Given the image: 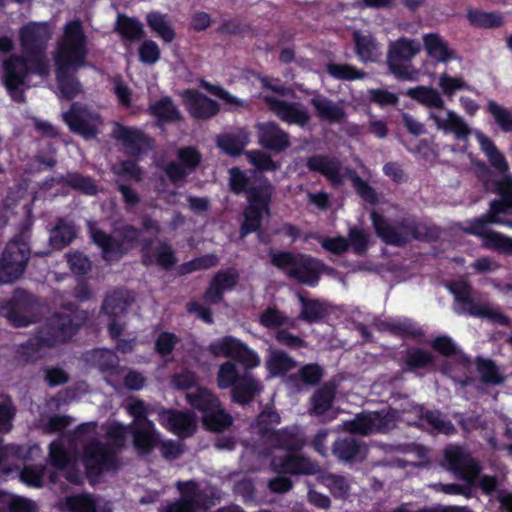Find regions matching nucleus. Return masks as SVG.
<instances>
[{
  "label": "nucleus",
  "mask_w": 512,
  "mask_h": 512,
  "mask_svg": "<svg viewBox=\"0 0 512 512\" xmlns=\"http://www.w3.org/2000/svg\"><path fill=\"white\" fill-rule=\"evenodd\" d=\"M51 35L52 32L47 23L32 22L21 29V45L27 58L12 57L3 64V80L14 100L23 99L26 76L36 74L46 78L49 75L50 66L43 51Z\"/></svg>",
  "instance_id": "1"
},
{
  "label": "nucleus",
  "mask_w": 512,
  "mask_h": 512,
  "mask_svg": "<svg viewBox=\"0 0 512 512\" xmlns=\"http://www.w3.org/2000/svg\"><path fill=\"white\" fill-rule=\"evenodd\" d=\"M96 427V423H85L80 425L76 431L77 437L85 442L81 461L89 477H96L117 468L116 453L124 444L128 429L121 423L109 421L104 427L105 437L103 440L88 438L90 434L95 433Z\"/></svg>",
  "instance_id": "2"
},
{
  "label": "nucleus",
  "mask_w": 512,
  "mask_h": 512,
  "mask_svg": "<svg viewBox=\"0 0 512 512\" xmlns=\"http://www.w3.org/2000/svg\"><path fill=\"white\" fill-rule=\"evenodd\" d=\"M267 421L278 423L279 416L271 411L262 412L254 429L258 431L261 438L269 440L277 449L271 462L273 470L290 474H317L320 471L319 466L295 452L303 445L298 429L271 431L263 425Z\"/></svg>",
  "instance_id": "3"
},
{
  "label": "nucleus",
  "mask_w": 512,
  "mask_h": 512,
  "mask_svg": "<svg viewBox=\"0 0 512 512\" xmlns=\"http://www.w3.org/2000/svg\"><path fill=\"white\" fill-rule=\"evenodd\" d=\"M503 173V179L496 183V191L501 199L493 201L486 215L467 222L462 230L480 237L482 246L487 249L512 254V238L491 230L487 226L489 223H494L512 228V220L504 217L512 212V175Z\"/></svg>",
  "instance_id": "4"
},
{
  "label": "nucleus",
  "mask_w": 512,
  "mask_h": 512,
  "mask_svg": "<svg viewBox=\"0 0 512 512\" xmlns=\"http://www.w3.org/2000/svg\"><path fill=\"white\" fill-rule=\"evenodd\" d=\"M86 53V39L81 23L77 20L69 22L55 56L61 97L72 98L80 91V84L74 79L72 72L84 65Z\"/></svg>",
  "instance_id": "5"
},
{
  "label": "nucleus",
  "mask_w": 512,
  "mask_h": 512,
  "mask_svg": "<svg viewBox=\"0 0 512 512\" xmlns=\"http://www.w3.org/2000/svg\"><path fill=\"white\" fill-rule=\"evenodd\" d=\"M445 463L457 477L464 480V483L437 485L439 490L443 493L450 495H463L466 498H469L476 486H479L486 494H490L497 489V479L493 476H479L480 467L471 455L462 447H447L445 450Z\"/></svg>",
  "instance_id": "6"
},
{
  "label": "nucleus",
  "mask_w": 512,
  "mask_h": 512,
  "mask_svg": "<svg viewBox=\"0 0 512 512\" xmlns=\"http://www.w3.org/2000/svg\"><path fill=\"white\" fill-rule=\"evenodd\" d=\"M428 120L437 130L444 134H453L459 140H464L473 133L464 118L445 105L438 110H431L428 113ZM474 135L490 164L499 172H507L508 164L494 142L481 131H474Z\"/></svg>",
  "instance_id": "7"
},
{
  "label": "nucleus",
  "mask_w": 512,
  "mask_h": 512,
  "mask_svg": "<svg viewBox=\"0 0 512 512\" xmlns=\"http://www.w3.org/2000/svg\"><path fill=\"white\" fill-rule=\"evenodd\" d=\"M231 189L237 193L249 189V205L244 213L241 228L242 235L256 231L269 216L271 186L267 181L259 180L258 185L250 186L249 180L238 168L229 171Z\"/></svg>",
  "instance_id": "8"
},
{
  "label": "nucleus",
  "mask_w": 512,
  "mask_h": 512,
  "mask_svg": "<svg viewBox=\"0 0 512 512\" xmlns=\"http://www.w3.org/2000/svg\"><path fill=\"white\" fill-rule=\"evenodd\" d=\"M85 320L84 311L72 308L52 317L40 335L30 341L29 345L35 351L33 354H28L29 358L42 357L44 354L40 350L44 346L51 347L69 339Z\"/></svg>",
  "instance_id": "9"
},
{
  "label": "nucleus",
  "mask_w": 512,
  "mask_h": 512,
  "mask_svg": "<svg viewBox=\"0 0 512 512\" xmlns=\"http://www.w3.org/2000/svg\"><path fill=\"white\" fill-rule=\"evenodd\" d=\"M307 166L310 170L321 173L332 185H342L350 179L357 193L367 202H376L374 190L352 170L341 165L336 158L326 156H313L308 159Z\"/></svg>",
  "instance_id": "10"
},
{
  "label": "nucleus",
  "mask_w": 512,
  "mask_h": 512,
  "mask_svg": "<svg viewBox=\"0 0 512 512\" xmlns=\"http://www.w3.org/2000/svg\"><path fill=\"white\" fill-rule=\"evenodd\" d=\"M217 386L220 389L232 387L234 401L245 405L262 389L261 383L249 373L240 376L234 362L225 361L217 371Z\"/></svg>",
  "instance_id": "11"
},
{
  "label": "nucleus",
  "mask_w": 512,
  "mask_h": 512,
  "mask_svg": "<svg viewBox=\"0 0 512 512\" xmlns=\"http://www.w3.org/2000/svg\"><path fill=\"white\" fill-rule=\"evenodd\" d=\"M271 261L290 277L311 286L317 283L323 269V265L314 258L305 255L293 256L287 252L272 254Z\"/></svg>",
  "instance_id": "12"
},
{
  "label": "nucleus",
  "mask_w": 512,
  "mask_h": 512,
  "mask_svg": "<svg viewBox=\"0 0 512 512\" xmlns=\"http://www.w3.org/2000/svg\"><path fill=\"white\" fill-rule=\"evenodd\" d=\"M127 412L134 418L131 428L133 443L141 454H148L159 440L155 425L147 419L148 409L143 401L132 399L127 404Z\"/></svg>",
  "instance_id": "13"
},
{
  "label": "nucleus",
  "mask_w": 512,
  "mask_h": 512,
  "mask_svg": "<svg viewBox=\"0 0 512 512\" xmlns=\"http://www.w3.org/2000/svg\"><path fill=\"white\" fill-rule=\"evenodd\" d=\"M188 402L202 413L203 424L220 431L231 424V417L221 408L219 400L206 388H197L187 394Z\"/></svg>",
  "instance_id": "14"
},
{
  "label": "nucleus",
  "mask_w": 512,
  "mask_h": 512,
  "mask_svg": "<svg viewBox=\"0 0 512 512\" xmlns=\"http://www.w3.org/2000/svg\"><path fill=\"white\" fill-rule=\"evenodd\" d=\"M89 231L92 241L101 248L103 258L108 262L117 260L124 255L138 237L137 231L130 226L124 227L121 231H115L113 237L106 235L91 223Z\"/></svg>",
  "instance_id": "15"
},
{
  "label": "nucleus",
  "mask_w": 512,
  "mask_h": 512,
  "mask_svg": "<svg viewBox=\"0 0 512 512\" xmlns=\"http://www.w3.org/2000/svg\"><path fill=\"white\" fill-rule=\"evenodd\" d=\"M450 291L455 297L454 310L457 313H468L472 316L486 318L494 323L505 324L507 318L488 303L475 301L470 295V286L465 280L453 282Z\"/></svg>",
  "instance_id": "16"
},
{
  "label": "nucleus",
  "mask_w": 512,
  "mask_h": 512,
  "mask_svg": "<svg viewBox=\"0 0 512 512\" xmlns=\"http://www.w3.org/2000/svg\"><path fill=\"white\" fill-rule=\"evenodd\" d=\"M208 349L215 357L237 360L244 366L245 370L254 369L258 367L261 362L256 351L233 336H224L212 341Z\"/></svg>",
  "instance_id": "17"
},
{
  "label": "nucleus",
  "mask_w": 512,
  "mask_h": 512,
  "mask_svg": "<svg viewBox=\"0 0 512 512\" xmlns=\"http://www.w3.org/2000/svg\"><path fill=\"white\" fill-rule=\"evenodd\" d=\"M396 413L397 410L391 408L361 413L353 421L344 423V428L351 433L362 435L387 432L396 425Z\"/></svg>",
  "instance_id": "18"
},
{
  "label": "nucleus",
  "mask_w": 512,
  "mask_h": 512,
  "mask_svg": "<svg viewBox=\"0 0 512 512\" xmlns=\"http://www.w3.org/2000/svg\"><path fill=\"white\" fill-rule=\"evenodd\" d=\"M420 48V42L412 39L401 38L392 42L388 53V64L392 73L398 78L414 80L416 72L407 62L419 53Z\"/></svg>",
  "instance_id": "19"
},
{
  "label": "nucleus",
  "mask_w": 512,
  "mask_h": 512,
  "mask_svg": "<svg viewBox=\"0 0 512 512\" xmlns=\"http://www.w3.org/2000/svg\"><path fill=\"white\" fill-rule=\"evenodd\" d=\"M29 257V247L24 241H11L7 244L0 261V282L10 283L23 273Z\"/></svg>",
  "instance_id": "20"
},
{
  "label": "nucleus",
  "mask_w": 512,
  "mask_h": 512,
  "mask_svg": "<svg viewBox=\"0 0 512 512\" xmlns=\"http://www.w3.org/2000/svg\"><path fill=\"white\" fill-rule=\"evenodd\" d=\"M63 118L72 131L84 137L95 136L102 124L98 113L90 111L78 103L73 104L71 110L65 113Z\"/></svg>",
  "instance_id": "21"
},
{
  "label": "nucleus",
  "mask_w": 512,
  "mask_h": 512,
  "mask_svg": "<svg viewBox=\"0 0 512 512\" xmlns=\"http://www.w3.org/2000/svg\"><path fill=\"white\" fill-rule=\"evenodd\" d=\"M401 419L409 425L430 426L439 433L450 434L454 431L453 425L439 412L430 411L424 415L422 407L414 404H409V408L402 410Z\"/></svg>",
  "instance_id": "22"
},
{
  "label": "nucleus",
  "mask_w": 512,
  "mask_h": 512,
  "mask_svg": "<svg viewBox=\"0 0 512 512\" xmlns=\"http://www.w3.org/2000/svg\"><path fill=\"white\" fill-rule=\"evenodd\" d=\"M66 437L62 436L52 442L49 447V458L52 465L64 473L66 479L71 483H79L80 471L76 468L77 459L64 447Z\"/></svg>",
  "instance_id": "23"
},
{
  "label": "nucleus",
  "mask_w": 512,
  "mask_h": 512,
  "mask_svg": "<svg viewBox=\"0 0 512 512\" xmlns=\"http://www.w3.org/2000/svg\"><path fill=\"white\" fill-rule=\"evenodd\" d=\"M371 218L378 236L388 244L400 245L410 238L419 237L414 230L413 224L410 222H403L392 227L374 211L371 213Z\"/></svg>",
  "instance_id": "24"
},
{
  "label": "nucleus",
  "mask_w": 512,
  "mask_h": 512,
  "mask_svg": "<svg viewBox=\"0 0 512 512\" xmlns=\"http://www.w3.org/2000/svg\"><path fill=\"white\" fill-rule=\"evenodd\" d=\"M178 488L181 494L180 499L168 504L162 512H196L201 505L206 508L209 506L203 501L202 494L194 482L179 483Z\"/></svg>",
  "instance_id": "25"
},
{
  "label": "nucleus",
  "mask_w": 512,
  "mask_h": 512,
  "mask_svg": "<svg viewBox=\"0 0 512 512\" xmlns=\"http://www.w3.org/2000/svg\"><path fill=\"white\" fill-rule=\"evenodd\" d=\"M159 422L172 433L186 437L196 429L197 422L190 412L164 410L159 415Z\"/></svg>",
  "instance_id": "26"
},
{
  "label": "nucleus",
  "mask_w": 512,
  "mask_h": 512,
  "mask_svg": "<svg viewBox=\"0 0 512 512\" xmlns=\"http://www.w3.org/2000/svg\"><path fill=\"white\" fill-rule=\"evenodd\" d=\"M270 109L283 121L290 124L304 125L309 120L307 111L298 104L282 101L278 96H265Z\"/></svg>",
  "instance_id": "27"
},
{
  "label": "nucleus",
  "mask_w": 512,
  "mask_h": 512,
  "mask_svg": "<svg viewBox=\"0 0 512 512\" xmlns=\"http://www.w3.org/2000/svg\"><path fill=\"white\" fill-rule=\"evenodd\" d=\"M112 135L132 155L139 154L149 147V142L144 134L132 127L114 123Z\"/></svg>",
  "instance_id": "28"
},
{
  "label": "nucleus",
  "mask_w": 512,
  "mask_h": 512,
  "mask_svg": "<svg viewBox=\"0 0 512 512\" xmlns=\"http://www.w3.org/2000/svg\"><path fill=\"white\" fill-rule=\"evenodd\" d=\"M183 103L189 113L195 118L206 119L214 116L218 110V104L194 90H185L181 94Z\"/></svg>",
  "instance_id": "29"
},
{
  "label": "nucleus",
  "mask_w": 512,
  "mask_h": 512,
  "mask_svg": "<svg viewBox=\"0 0 512 512\" xmlns=\"http://www.w3.org/2000/svg\"><path fill=\"white\" fill-rule=\"evenodd\" d=\"M178 156L180 163H171L166 168V174L175 184L190 174L200 161L199 153L191 147L181 149Z\"/></svg>",
  "instance_id": "30"
},
{
  "label": "nucleus",
  "mask_w": 512,
  "mask_h": 512,
  "mask_svg": "<svg viewBox=\"0 0 512 512\" xmlns=\"http://www.w3.org/2000/svg\"><path fill=\"white\" fill-rule=\"evenodd\" d=\"M423 44L428 57L436 63H447L457 58L456 52L438 34L424 35Z\"/></svg>",
  "instance_id": "31"
},
{
  "label": "nucleus",
  "mask_w": 512,
  "mask_h": 512,
  "mask_svg": "<svg viewBox=\"0 0 512 512\" xmlns=\"http://www.w3.org/2000/svg\"><path fill=\"white\" fill-rule=\"evenodd\" d=\"M237 280L238 273L234 269L217 273L205 294L206 301L212 304L219 303L222 300L223 292L234 287Z\"/></svg>",
  "instance_id": "32"
},
{
  "label": "nucleus",
  "mask_w": 512,
  "mask_h": 512,
  "mask_svg": "<svg viewBox=\"0 0 512 512\" xmlns=\"http://www.w3.org/2000/svg\"><path fill=\"white\" fill-rule=\"evenodd\" d=\"M259 142L264 147L275 151H281L288 147V135L275 123H262L257 125Z\"/></svg>",
  "instance_id": "33"
},
{
  "label": "nucleus",
  "mask_w": 512,
  "mask_h": 512,
  "mask_svg": "<svg viewBox=\"0 0 512 512\" xmlns=\"http://www.w3.org/2000/svg\"><path fill=\"white\" fill-rule=\"evenodd\" d=\"M103 312L111 316L109 322V333L111 337L116 338L122 333V325L117 323L116 317L122 314L126 309V302L118 292L108 296L103 303Z\"/></svg>",
  "instance_id": "34"
},
{
  "label": "nucleus",
  "mask_w": 512,
  "mask_h": 512,
  "mask_svg": "<svg viewBox=\"0 0 512 512\" xmlns=\"http://www.w3.org/2000/svg\"><path fill=\"white\" fill-rule=\"evenodd\" d=\"M405 95L427 108H433V110H438L445 105V100L441 92L430 86L420 85L409 88L405 91Z\"/></svg>",
  "instance_id": "35"
},
{
  "label": "nucleus",
  "mask_w": 512,
  "mask_h": 512,
  "mask_svg": "<svg viewBox=\"0 0 512 512\" xmlns=\"http://www.w3.org/2000/svg\"><path fill=\"white\" fill-rule=\"evenodd\" d=\"M143 258L145 264H159L163 267H170L175 263L171 248L160 242L145 244L143 247Z\"/></svg>",
  "instance_id": "36"
},
{
  "label": "nucleus",
  "mask_w": 512,
  "mask_h": 512,
  "mask_svg": "<svg viewBox=\"0 0 512 512\" xmlns=\"http://www.w3.org/2000/svg\"><path fill=\"white\" fill-rule=\"evenodd\" d=\"M333 453L343 461H361L366 457L367 449L353 437H349L337 441L333 446Z\"/></svg>",
  "instance_id": "37"
},
{
  "label": "nucleus",
  "mask_w": 512,
  "mask_h": 512,
  "mask_svg": "<svg viewBox=\"0 0 512 512\" xmlns=\"http://www.w3.org/2000/svg\"><path fill=\"white\" fill-rule=\"evenodd\" d=\"M311 104L315 108L317 116L329 123L340 122L345 116L344 110L340 105L323 96L314 97L311 100Z\"/></svg>",
  "instance_id": "38"
},
{
  "label": "nucleus",
  "mask_w": 512,
  "mask_h": 512,
  "mask_svg": "<svg viewBox=\"0 0 512 512\" xmlns=\"http://www.w3.org/2000/svg\"><path fill=\"white\" fill-rule=\"evenodd\" d=\"M102 500L89 494H76L65 498L62 509L70 512H97Z\"/></svg>",
  "instance_id": "39"
},
{
  "label": "nucleus",
  "mask_w": 512,
  "mask_h": 512,
  "mask_svg": "<svg viewBox=\"0 0 512 512\" xmlns=\"http://www.w3.org/2000/svg\"><path fill=\"white\" fill-rule=\"evenodd\" d=\"M0 512H38L37 504L25 497L0 494Z\"/></svg>",
  "instance_id": "40"
},
{
  "label": "nucleus",
  "mask_w": 512,
  "mask_h": 512,
  "mask_svg": "<svg viewBox=\"0 0 512 512\" xmlns=\"http://www.w3.org/2000/svg\"><path fill=\"white\" fill-rule=\"evenodd\" d=\"M486 112L492 117L494 123L504 133H512V110L496 102L489 100L486 104Z\"/></svg>",
  "instance_id": "41"
},
{
  "label": "nucleus",
  "mask_w": 512,
  "mask_h": 512,
  "mask_svg": "<svg viewBox=\"0 0 512 512\" xmlns=\"http://www.w3.org/2000/svg\"><path fill=\"white\" fill-rule=\"evenodd\" d=\"M249 133L239 130L235 134H225L217 139L218 147L227 154L238 155L249 142Z\"/></svg>",
  "instance_id": "42"
},
{
  "label": "nucleus",
  "mask_w": 512,
  "mask_h": 512,
  "mask_svg": "<svg viewBox=\"0 0 512 512\" xmlns=\"http://www.w3.org/2000/svg\"><path fill=\"white\" fill-rule=\"evenodd\" d=\"M266 367L269 371L268 377H274L292 369L294 362L283 351L270 348L266 359Z\"/></svg>",
  "instance_id": "43"
},
{
  "label": "nucleus",
  "mask_w": 512,
  "mask_h": 512,
  "mask_svg": "<svg viewBox=\"0 0 512 512\" xmlns=\"http://www.w3.org/2000/svg\"><path fill=\"white\" fill-rule=\"evenodd\" d=\"M87 361L97 366L102 372L118 371V357L112 351L106 349L93 350L87 354Z\"/></svg>",
  "instance_id": "44"
},
{
  "label": "nucleus",
  "mask_w": 512,
  "mask_h": 512,
  "mask_svg": "<svg viewBox=\"0 0 512 512\" xmlns=\"http://www.w3.org/2000/svg\"><path fill=\"white\" fill-rule=\"evenodd\" d=\"M354 39L356 42L357 54L362 61H374L380 56V48L370 35L355 32Z\"/></svg>",
  "instance_id": "45"
},
{
  "label": "nucleus",
  "mask_w": 512,
  "mask_h": 512,
  "mask_svg": "<svg viewBox=\"0 0 512 512\" xmlns=\"http://www.w3.org/2000/svg\"><path fill=\"white\" fill-rule=\"evenodd\" d=\"M437 79V85L441 94L447 97H452L458 91L470 89V86L464 81L463 77L451 75L447 71L441 72Z\"/></svg>",
  "instance_id": "46"
},
{
  "label": "nucleus",
  "mask_w": 512,
  "mask_h": 512,
  "mask_svg": "<svg viewBox=\"0 0 512 512\" xmlns=\"http://www.w3.org/2000/svg\"><path fill=\"white\" fill-rule=\"evenodd\" d=\"M149 27L165 42H171L175 33L167 16L159 12H151L147 15Z\"/></svg>",
  "instance_id": "47"
},
{
  "label": "nucleus",
  "mask_w": 512,
  "mask_h": 512,
  "mask_svg": "<svg viewBox=\"0 0 512 512\" xmlns=\"http://www.w3.org/2000/svg\"><path fill=\"white\" fill-rule=\"evenodd\" d=\"M335 394L334 384H326L317 390L311 398V412L323 415L331 406Z\"/></svg>",
  "instance_id": "48"
},
{
  "label": "nucleus",
  "mask_w": 512,
  "mask_h": 512,
  "mask_svg": "<svg viewBox=\"0 0 512 512\" xmlns=\"http://www.w3.org/2000/svg\"><path fill=\"white\" fill-rule=\"evenodd\" d=\"M467 17L472 25L482 28H495L504 23L502 14L498 12H486L474 9L468 11Z\"/></svg>",
  "instance_id": "49"
},
{
  "label": "nucleus",
  "mask_w": 512,
  "mask_h": 512,
  "mask_svg": "<svg viewBox=\"0 0 512 512\" xmlns=\"http://www.w3.org/2000/svg\"><path fill=\"white\" fill-rule=\"evenodd\" d=\"M75 237L76 230L74 226L61 220L50 233V244L56 249H62L70 244Z\"/></svg>",
  "instance_id": "50"
},
{
  "label": "nucleus",
  "mask_w": 512,
  "mask_h": 512,
  "mask_svg": "<svg viewBox=\"0 0 512 512\" xmlns=\"http://www.w3.org/2000/svg\"><path fill=\"white\" fill-rule=\"evenodd\" d=\"M259 322L268 329H276L281 326L294 327L295 321L286 316L275 307H268L259 316Z\"/></svg>",
  "instance_id": "51"
},
{
  "label": "nucleus",
  "mask_w": 512,
  "mask_h": 512,
  "mask_svg": "<svg viewBox=\"0 0 512 512\" xmlns=\"http://www.w3.org/2000/svg\"><path fill=\"white\" fill-rule=\"evenodd\" d=\"M20 479L23 483L31 487H41L48 480L54 482V475L47 476L46 469L44 467H35L26 465L20 473Z\"/></svg>",
  "instance_id": "52"
},
{
  "label": "nucleus",
  "mask_w": 512,
  "mask_h": 512,
  "mask_svg": "<svg viewBox=\"0 0 512 512\" xmlns=\"http://www.w3.org/2000/svg\"><path fill=\"white\" fill-rule=\"evenodd\" d=\"M41 455V449L38 445L22 447L15 444L3 446L0 444V462L9 457H18L25 460L35 459Z\"/></svg>",
  "instance_id": "53"
},
{
  "label": "nucleus",
  "mask_w": 512,
  "mask_h": 512,
  "mask_svg": "<svg viewBox=\"0 0 512 512\" xmlns=\"http://www.w3.org/2000/svg\"><path fill=\"white\" fill-rule=\"evenodd\" d=\"M117 31L123 38L129 40L138 39L144 33L143 26L139 21L123 15L118 16Z\"/></svg>",
  "instance_id": "54"
},
{
  "label": "nucleus",
  "mask_w": 512,
  "mask_h": 512,
  "mask_svg": "<svg viewBox=\"0 0 512 512\" xmlns=\"http://www.w3.org/2000/svg\"><path fill=\"white\" fill-rule=\"evenodd\" d=\"M5 316L16 327H24L34 321L30 307L23 303L13 304L6 311Z\"/></svg>",
  "instance_id": "55"
},
{
  "label": "nucleus",
  "mask_w": 512,
  "mask_h": 512,
  "mask_svg": "<svg viewBox=\"0 0 512 512\" xmlns=\"http://www.w3.org/2000/svg\"><path fill=\"white\" fill-rule=\"evenodd\" d=\"M150 113L161 121L177 120L179 111L173 105L169 98H163L150 106Z\"/></svg>",
  "instance_id": "56"
},
{
  "label": "nucleus",
  "mask_w": 512,
  "mask_h": 512,
  "mask_svg": "<svg viewBox=\"0 0 512 512\" xmlns=\"http://www.w3.org/2000/svg\"><path fill=\"white\" fill-rule=\"evenodd\" d=\"M319 479L337 497L345 496L349 490V484L342 476L323 474Z\"/></svg>",
  "instance_id": "57"
},
{
  "label": "nucleus",
  "mask_w": 512,
  "mask_h": 512,
  "mask_svg": "<svg viewBox=\"0 0 512 512\" xmlns=\"http://www.w3.org/2000/svg\"><path fill=\"white\" fill-rule=\"evenodd\" d=\"M327 72L339 80H356L361 79L364 74L355 67L348 64H329Z\"/></svg>",
  "instance_id": "58"
},
{
  "label": "nucleus",
  "mask_w": 512,
  "mask_h": 512,
  "mask_svg": "<svg viewBox=\"0 0 512 512\" xmlns=\"http://www.w3.org/2000/svg\"><path fill=\"white\" fill-rule=\"evenodd\" d=\"M202 86L209 93L220 98L229 109H237L246 106V103L243 100L231 95L219 86H214L207 82H202Z\"/></svg>",
  "instance_id": "59"
},
{
  "label": "nucleus",
  "mask_w": 512,
  "mask_h": 512,
  "mask_svg": "<svg viewBox=\"0 0 512 512\" xmlns=\"http://www.w3.org/2000/svg\"><path fill=\"white\" fill-rule=\"evenodd\" d=\"M218 263V258L214 254L205 255L196 258L181 267L182 273H191L193 271L208 269L214 267Z\"/></svg>",
  "instance_id": "60"
},
{
  "label": "nucleus",
  "mask_w": 512,
  "mask_h": 512,
  "mask_svg": "<svg viewBox=\"0 0 512 512\" xmlns=\"http://www.w3.org/2000/svg\"><path fill=\"white\" fill-rule=\"evenodd\" d=\"M478 370L485 382L499 384L503 381V376L491 361L479 360Z\"/></svg>",
  "instance_id": "61"
},
{
  "label": "nucleus",
  "mask_w": 512,
  "mask_h": 512,
  "mask_svg": "<svg viewBox=\"0 0 512 512\" xmlns=\"http://www.w3.org/2000/svg\"><path fill=\"white\" fill-rule=\"evenodd\" d=\"M14 407L9 398L0 399V431L8 432L12 428Z\"/></svg>",
  "instance_id": "62"
},
{
  "label": "nucleus",
  "mask_w": 512,
  "mask_h": 512,
  "mask_svg": "<svg viewBox=\"0 0 512 512\" xmlns=\"http://www.w3.org/2000/svg\"><path fill=\"white\" fill-rule=\"evenodd\" d=\"M302 311L301 318L309 322H315L324 315L323 306L317 301H305L301 298Z\"/></svg>",
  "instance_id": "63"
},
{
  "label": "nucleus",
  "mask_w": 512,
  "mask_h": 512,
  "mask_svg": "<svg viewBox=\"0 0 512 512\" xmlns=\"http://www.w3.org/2000/svg\"><path fill=\"white\" fill-rule=\"evenodd\" d=\"M407 364L411 368H423L432 364V356L421 349H411L407 353Z\"/></svg>",
  "instance_id": "64"
}]
</instances>
